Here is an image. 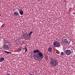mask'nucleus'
Here are the masks:
<instances>
[{
    "label": "nucleus",
    "mask_w": 75,
    "mask_h": 75,
    "mask_svg": "<svg viewBox=\"0 0 75 75\" xmlns=\"http://www.w3.org/2000/svg\"><path fill=\"white\" fill-rule=\"evenodd\" d=\"M4 45L3 46V48L4 49H10L11 48V45L10 43L8 42L7 40H5L3 41Z\"/></svg>",
    "instance_id": "obj_1"
},
{
    "label": "nucleus",
    "mask_w": 75,
    "mask_h": 75,
    "mask_svg": "<svg viewBox=\"0 0 75 75\" xmlns=\"http://www.w3.org/2000/svg\"><path fill=\"white\" fill-rule=\"evenodd\" d=\"M40 50H35L33 51V53L34 54H35V53H38V54H36V55L38 56V58H42L44 57V55L43 53L41 52H39Z\"/></svg>",
    "instance_id": "obj_2"
},
{
    "label": "nucleus",
    "mask_w": 75,
    "mask_h": 75,
    "mask_svg": "<svg viewBox=\"0 0 75 75\" xmlns=\"http://www.w3.org/2000/svg\"><path fill=\"white\" fill-rule=\"evenodd\" d=\"M53 44L55 47H59L60 46V43L59 42V40H54Z\"/></svg>",
    "instance_id": "obj_3"
},
{
    "label": "nucleus",
    "mask_w": 75,
    "mask_h": 75,
    "mask_svg": "<svg viewBox=\"0 0 75 75\" xmlns=\"http://www.w3.org/2000/svg\"><path fill=\"white\" fill-rule=\"evenodd\" d=\"M51 66L54 67L57 66L58 65V62H56L55 60H52L51 62L50 63Z\"/></svg>",
    "instance_id": "obj_4"
},
{
    "label": "nucleus",
    "mask_w": 75,
    "mask_h": 75,
    "mask_svg": "<svg viewBox=\"0 0 75 75\" xmlns=\"http://www.w3.org/2000/svg\"><path fill=\"white\" fill-rule=\"evenodd\" d=\"M71 53V51L69 50H66V54L67 55H70Z\"/></svg>",
    "instance_id": "obj_5"
},
{
    "label": "nucleus",
    "mask_w": 75,
    "mask_h": 75,
    "mask_svg": "<svg viewBox=\"0 0 75 75\" xmlns=\"http://www.w3.org/2000/svg\"><path fill=\"white\" fill-rule=\"evenodd\" d=\"M13 14L15 16H20V14H19V13L15 11L13 12Z\"/></svg>",
    "instance_id": "obj_6"
},
{
    "label": "nucleus",
    "mask_w": 75,
    "mask_h": 75,
    "mask_svg": "<svg viewBox=\"0 0 75 75\" xmlns=\"http://www.w3.org/2000/svg\"><path fill=\"white\" fill-rule=\"evenodd\" d=\"M68 38H67L66 39V44H67V45H69L71 41L69 39L68 40Z\"/></svg>",
    "instance_id": "obj_7"
},
{
    "label": "nucleus",
    "mask_w": 75,
    "mask_h": 75,
    "mask_svg": "<svg viewBox=\"0 0 75 75\" xmlns=\"http://www.w3.org/2000/svg\"><path fill=\"white\" fill-rule=\"evenodd\" d=\"M62 42L63 44H64V45H66V38H63L62 39Z\"/></svg>",
    "instance_id": "obj_8"
},
{
    "label": "nucleus",
    "mask_w": 75,
    "mask_h": 75,
    "mask_svg": "<svg viewBox=\"0 0 75 75\" xmlns=\"http://www.w3.org/2000/svg\"><path fill=\"white\" fill-rule=\"evenodd\" d=\"M52 48L50 47H49L48 49V52H52Z\"/></svg>",
    "instance_id": "obj_9"
},
{
    "label": "nucleus",
    "mask_w": 75,
    "mask_h": 75,
    "mask_svg": "<svg viewBox=\"0 0 75 75\" xmlns=\"http://www.w3.org/2000/svg\"><path fill=\"white\" fill-rule=\"evenodd\" d=\"M32 32H30V33H28L27 35L24 34V35H28V36H30L32 35Z\"/></svg>",
    "instance_id": "obj_10"
},
{
    "label": "nucleus",
    "mask_w": 75,
    "mask_h": 75,
    "mask_svg": "<svg viewBox=\"0 0 75 75\" xmlns=\"http://www.w3.org/2000/svg\"><path fill=\"white\" fill-rule=\"evenodd\" d=\"M4 60V57H1V58H0V62H2Z\"/></svg>",
    "instance_id": "obj_11"
},
{
    "label": "nucleus",
    "mask_w": 75,
    "mask_h": 75,
    "mask_svg": "<svg viewBox=\"0 0 75 75\" xmlns=\"http://www.w3.org/2000/svg\"><path fill=\"white\" fill-rule=\"evenodd\" d=\"M19 12L21 15H23V11H22V10H21V11H19Z\"/></svg>",
    "instance_id": "obj_12"
},
{
    "label": "nucleus",
    "mask_w": 75,
    "mask_h": 75,
    "mask_svg": "<svg viewBox=\"0 0 75 75\" xmlns=\"http://www.w3.org/2000/svg\"><path fill=\"white\" fill-rule=\"evenodd\" d=\"M33 57L35 59H37V57H38V56H37V55H36L35 54H34L33 55Z\"/></svg>",
    "instance_id": "obj_13"
},
{
    "label": "nucleus",
    "mask_w": 75,
    "mask_h": 75,
    "mask_svg": "<svg viewBox=\"0 0 75 75\" xmlns=\"http://www.w3.org/2000/svg\"><path fill=\"white\" fill-rule=\"evenodd\" d=\"M4 52L7 53V54H11V52H7L6 51H4Z\"/></svg>",
    "instance_id": "obj_14"
},
{
    "label": "nucleus",
    "mask_w": 75,
    "mask_h": 75,
    "mask_svg": "<svg viewBox=\"0 0 75 75\" xmlns=\"http://www.w3.org/2000/svg\"><path fill=\"white\" fill-rule=\"evenodd\" d=\"M61 55L62 56H64V53L63 52H62L61 53Z\"/></svg>",
    "instance_id": "obj_15"
},
{
    "label": "nucleus",
    "mask_w": 75,
    "mask_h": 75,
    "mask_svg": "<svg viewBox=\"0 0 75 75\" xmlns=\"http://www.w3.org/2000/svg\"><path fill=\"white\" fill-rule=\"evenodd\" d=\"M50 59L51 60V61H52V60H55V59H54V57H51Z\"/></svg>",
    "instance_id": "obj_16"
},
{
    "label": "nucleus",
    "mask_w": 75,
    "mask_h": 75,
    "mask_svg": "<svg viewBox=\"0 0 75 75\" xmlns=\"http://www.w3.org/2000/svg\"><path fill=\"white\" fill-rule=\"evenodd\" d=\"M21 51V49H18L17 51L18 52H20Z\"/></svg>",
    "instance_id": "obj_17"
},
{
    "label": "nucleus",
    "mask_w": 75,
    "mask_h": 75,
    "mask_svg": "<svg viewBox=\"0 0 75 75\" xmlns=\"http://www.w3.org/2000/svg\"><path fill=\"white\" fill-rule=\"evenodd\" d=\"M26 49H27V48H26V47H25L23 48V50H25Z\"/></svg>",
    "instance_id": "obj_18"
},
{
    "label": "nucleus",
    "mask_w": 75,
    "mask_h": 75,
    "mask_svg": "<svg viewBox=\"0 0 75 75\" xmlns=\"http://www.w3.org/2000/svg\"><path fill=\"white\" fill-rule=\"evenodd\" d=\"M16 9H18V10H20L19 8H16L15 9H14V10H16Z\"/></svg>",
    "instance_id": "obj_19"
},
{
    "label": "nucleus",
    "mask_w": 75,
    "mask_h": 75,
    "mask_svg": "<svg viewBox=\"0 0 75 75\" xmlns=\"http://www.w3.org/2000/svg\"><path fill=\"white\" fill-rule=\"evenodd\" d=\"M27 51H28V50H27V49L25 50V52H27Z\"/></svg>",
    "instance_id": "obj_20"
},
{
    "label": "nucleus",
    "mask_w": 75,
    "mask_h": 75,
    "mask_svg": "<svg viewBox=\"0 0 75 75\" xmlns=\"http://www.w3.org/2000/svg\"><path fill=\"white\" fill-rule=\"evenodd\" d=\"M69 48H70L69 47H66V49H67V50H68V49H69Z\"/></svg>",
    "instance_id": "obj_21"
},
{
    "label": "nucleus",
    "mask_w": 75,
    "mask_h": 75,
    "mask_svg": "<svg viewBox=\"0 0 75 75\" xmlns=\"http://www.w3.org/2000/svg\"><path fill=\"white\" fill-rule=\"evenodd\" d=\"M7 75H10V74H9V73H8V74H7Z\"/></svg>",
    "instance_id": "obj_22"
},
{
    "label": "nucleus",
    "mask_w": 75,
    "mask_h": 75,
    "mask_svg": "<svg viewBox=\"0 0 75 75\" xmlns=\"http://www.w3.org/2000/svg\"><path fill=\"white\" fill-rule=\"evenodd\" d=\"M30 75H34V74H30Z\"/></svg>",
    "instance_id": "obj_23"
},
{
    "label": "nucleus",
    "mask_w": 75,
    "mask_h": 75,
    "mask_svg": "<svg viewBox=\"0 0 75 75\" xmlns=\"http://www.w3.org/2000/svg\"><path fill=\"white\" fill-rule=\"evenodd\" d=\"M65 52L66 53V51H65Z\"/></svg>",
    "instance_id": "obj_24"
},
{
    "label": "nucleus",
    "mask_w": 75,
    "mask_h": 75,
    "mask_svg": "<svg viewBox=\"0 0 75 75\" xmlns=\"http://www.w3.org/2000/svg\"><path fill=\"white\" fill-rule=\"evenodd\" d=\"M1 16V15H0V16Z\"/></svg>",
    "instance_id": "obj_25"
}]
</instances>
